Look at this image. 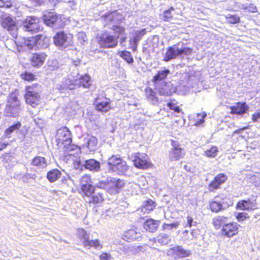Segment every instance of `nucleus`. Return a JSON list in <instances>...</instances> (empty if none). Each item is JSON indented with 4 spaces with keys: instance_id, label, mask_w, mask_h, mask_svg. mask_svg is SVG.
Wrapping results in <instances>:
<instances>
[{
    "instance_id": "24",
    "label": "nucleus",
    "mask_w": 260,
    "mask_h": 260,
    "mask_svg": "<svg viewBox=\"0 0 260 260\" xmlns=\"http://www.w3.org/2000/svg\"><path fill=\"white\" fill-rule=\"evenodd\" d=\"M46 56V54L44 53L32 54L31 57V64L34 67H37L42 66L43 64Z\"/></svg>"
},
{
    "instance_id": "18",
    "label": "nucleus",
    "mask_w": 260,
    "mask_h": 260,
    "mask_svg": "<svg viewBox=\"0 0 260 260\" xmlns=\"http://www.w3.org/2000/svg\"><path fill=\"white\" fill-rule=\"evenodd\" d=\"M237 209L240 210H253L257 208L255 200L249 199L247 200H242L238 202Z\"/></svg>"
},
{
    "instance_id": "36",
    "label": "nucleus",
    "mask_w": 260,
    "mask_h": 260,
    "mask_svg": "<svg viewBox=\"0 0 260 260\" xmlns=\"http://www.w3.org/2000/svg\"><path fill=\"white\" fill-rule=\"evenodd\" d=\"M98 110L102 112H107L111 109L110 102L108 101L99 102L98 99L95 101Z\"/></svg>"
},
{
    "instance_id": "3",
    "label": "nucleus",
    "mask_w": 260,
    "mask_h": 260,
    "mask_svg": "<svg viewBox=\"0 0 260 260\" xmlns=\"http://www.w3.org/2000/svg\"><path fill=\"white\" fill-rule=\"evenodd\" d=\"M20 101L16 93H12L8 97L7 104L5 108V113L8 116L16 117L21 112Z\"/></svg>"
},
{
    "instance_id": "60",
    "label": "nucleus",
    "mask_w": 260,
    "mask_h": 260,
    "mask_svg": "<svg viewBox=\"0 0 260 260\" xmlns=\"http://www.w3.org/2000/svg\"><path fill=\"white\" fill-rule=\"evenodd\" d=\"M10 5L9 0H0V7H8Z\"/></svg>"
},
{
    "instance_id": "39",
    "label": "nucleus",
    "mask_w": 260,
    "mask_h": 260,
    "mask_svg": "<svg viewBox=\"0 0 260 260\" xmlns=\"http://www.w3.org/2000/svg\"><path fill=\"white\" fill-rule=\"evenodd\" d=\"M115 169L113 171L114 173L118 175H124L128 171L129 167L127 165L126 161L122 160Z\"/></svg>"
},
{
    "instance_id": "1",
    "label": "nucleus",
    "mask_w": 260,
    "mask_h": 260,
    "mask_svg": "<svg viewBox=\"0 0 260 260\" xmlns=\"http://www.w3.org/2000/svg\"><path fill=\"white\" fill-rule=\"evenodd\" d=\"M192 49L189 47H186L182 43H178L172 46L168 47L166 52L164 54V60L169 61L177 57H183L191 54Z\"/></svg>"
},
{
    "instance_id": "13",
    "label": "nucleus",
    "mask_w": 260,
    "mask_h": 260,
    "mask_svg": "<svg viewBox=\"0 0 260 260\" xmlns=\"http://www.w3.org/2000/svg\"><path fill=\"white\" fill-rule=\"evenodd\" d=\"M78 236L80 239H84L83 241V245L86 247L90 248L91 247H94L96 249L102 248V245L98 240H90L89 239V235L83 229H79L77 232Z\"/></svg>"
},
{
    "instance_id": "16",
    "label": "nucleus",
    "mask_w": 260,
    "mask_h": 260,
    "mask_svg": "<svg viewBox=\"0 0 260 260\" xmlns=\"http://www.w3.org/2000/svg\"><path fill=\"white\" fill-rule=\"evenodd\" d=\"M167 254L168 255L183 258L189 256L191 254V252L190 250L184 249L181 246H176L169 249Z\"/></svg>"
},
{
    "instance_id": "15",
    "label": "nucleus",
    "mask_w": 260,
    "mask_h": 260,
    "mask_svg": "<svg viewBox=\"0 0 260 260\" xmlns=\"http://www.w3.org/2000/svg\"><path fill=\"white\" fill-rule=\"evenodd\" d=\"M136 167L141 169H146L150 166V162L148 161V157L146 153H137L135 155V158L133 160Z\"/></svg>"
},
{
    "instance_id": "62",
    "label": "nucleus",
    "mask_w": 260,
    "mask_h": 260,
    "mask_svg": "<svg viewBox=\"0 0 260 260\" xmlns=\"http://www.w3.org/2000/svg\"><path fill=\"white\" fill-rule=\"evenodd\" d=\"M245 6L246 5L245 4H242L238 2L235 3V7L236 8L245 10Z\"/></svg>"
},
{
    "instance_id": "22",
    "label": "nucleus",
    "mask_w": 260,
    "mask_h": 260,
    "mask_svg": "<svg viewBox=\"0 0 260 260\" xmlns=\"http://www.w3.org/2000/svg\"><path fill=\"white\" fill-rule=\"evenodd\" d=\"M170 74V71L165 68H164L163 70L158 71L157 74L153 77V82L154 84H157V82H159L160 83L165 82V79Z\"/></svg>"
},
{
    "instance_id": "26",
    "label": "nucleus",
    "mask_w": 260,
    "mask_h": 260,
    "mask_svg": "<svg viewBox=\"0 0 260 260\" xmlns=\"http://www.w3.org/2000/svg\"><path fill=\"white\" fill-rule=\"evenodd\" d=\"M122 160L120 157L115 155H113L109 157L107 160V163L109 171L113 172L115 169V168H116Z\"/></svg>"
},
{
    "instance_id": "33",
    "label": "nucleus",
    "mask_w": 260,
    "mask_h": 260,
    "mask_svg": "<svg viewBox=\"0 0 260 260\" xmlns=\"http://www.w3.org/2000/svg\"><path fill=\"white\" fill-rule=\"evenodd\" d=\"M31 165L36 167L38 169H43L46 168L47 162L44 157L36 156L32 159Z\"/></svg>"
},
{
    "instance_id": "38",
    "label": "nucleus",
    "mask_w": 260,
    "mask_h": 260,
    "mask_svg": "<svg viewBox=\"0 0 260 260\" xmlns=\"http://www.w3.org/2000/svg\"><path fill=\"white\" fill-rule=\"evenodd\" d=\"M81 190L85 196V199L90 197L95 191L94 187L89 183H85L81 186Z\"/></svg>"
},
{
    "instance_id": "52",
    "label": "nucleus",
    "mask_w": 260,
    "mask_h": 260,
    "mask_svg": "<svg viewBox=\"0 0 260 260\" xmlns=\"http://www.w3.org/2000/svg\"><path fill=\"white\" fill-rule=\"evenodd\" d=\"M21 76L23 79L27 81L33 80L35 78V76L34 75V74L27 72H26L24 74H22Z\"/></svg>"
},
{
    "instance_id": "42",
    "label": "nucleus",
    "mask_w": 260,
    "mask_h": 260,
    "mask_svg": "<svg viewBox=\"0 0 260 260\" xmlns=\"http://www.w3.org/2000/svg\"><path fill=\"white\" fill-rule=\"evenodd\" d=\"M218 152V149L216 146H212L205 151V155L208 157H215Z\"/></svg>"
},
{
    "instance_id": "31",
    "label": "nucleus",
    "mask_w": 260,
    "mask_h": 260,
    "mask_svg": "<svg viewBox=\"0 0 260 260\" xmlns=\"http://www.w3.org/2000/svg\"><path fill=\"white\" fill-rule=\"evenodd\" d=\"M145 95L147 99L151 104L154 105L158 104L159 100L155 91L151 88L148 87L145 89Z\"/></svg>"
},
{
    "instance_id": "45",
    "label": "nucleus",
    "mask_w": 260,
    "mask_h": 260,
    "mask_svg": "<svg viewBox=\"0 0 260 260\" xmlns=\"http://www.w3.org/2000/svg\"><path fill=\"white\" fill-rule=\"evenodd\" d=\"M106 191L111 194H115L119 193V191L116 189L114 183L110 180L107 185Z\"/></svg>"
},
{
    "instance_id": "11",
    "label": "nucleus",
    "mask_w": 260,
    "mask_h": 260,
    "mask_svg": "<svg viewBox=\"0 0 260 260\" xmlns=\"http://www.w3.org/2000/svg\"><path fill=\"white\" fill-rule=\"evenodd\" d=\"M2 25L3 28L7 29L12 35L16 38L18 35V27L15 20L10 16L3 17L2 19Z\"/></svg>"
},
{
    "instance_id": "2",
    "label": "nucleus",
    "mask_w": 260,
    "mask_h": 260,
    "mask_svg": "<svg viewBox=\"0 0 260 260\" xmlns=\"http://www.w3.org/2000/svg\"><path fill=\"white\" fill-rule=\"evenodd\" d=\"M115 30L119 34L112 35L110 32H104L98 37V41L101 47L105 48H113L117 46L119 35L123 33L124 28L121 26H116Z\"/></svg>"
},
{
    "instance_id": "32",
    "label": "nucleus",
    "mask_w": 260,
    "mask_h": 260,
    "mask_svg": "<svg viewBox=\"0 0 260 260\" xmlns=\"http://www.w3.org/2000/svg\"><path fill=\"white\" fill-rule=\"evenodd\" d=\"M85 140L86 143L85 145L90 151L93 152L97 149L98 140L95 137L88 136V137L85 138Z\"/></svg>"
},
{
    "instance_id": "7",
    "label": "nucleus",
    "mask_w": 260,
    "mask_h": 260,
    "mask_svg": "<svg viewBox=\"0 0 260 260\" xmlns=\"http://www.w3.org/2000/svg\"><path fill=\"white\" fill-rule=\"evenodd\" d=\"M75 163L81 169L84 167L93 172H99L101 170L100 162L94 159L84 160L79 158L75 161Z\"/></svg>"
},
{
    "instance_id": "41",
    "label": "nucleus",
    "mask_w": 260,
    "mask_h": 260,
    "mask_svg": "<svg viewBox=\"0 0 260 260\" xmlns=\"http://www.w3.org/2000/svg\"><path fill=\"white\" fill-rule=\"evenodd\" d=\"M21 126V123L20 122H17L9 127L7 128L5 132V135L7 137H9L10 135L14 132L17 131L20 129Z\"/></svg>"
},
{
    "instance_id": "61",
    "label": "nucleus",
    "mask_w": 260,
    "mask_h": 260,
    "mask_svg": "<svg viewBox=\"0 0 260 260\" xmlns=\"http://www.w3.org/2000/svg\"><path fill=\"white\" fill-rule=\"evenodd\" d=\"M206 114L204 113L203 114H198V119L199 121L197 122L199 124H201L204 122V118L206 116Z\"/></svg>"
},
{
    "instance_id": "55",
    "label": "nucleus",
    "mask_w": 260,
    "mask_h": 260,
    "mask_svg": "<svg viewBox=\"0 0 260 260\" xmlns=\"http://www.w3.org/2000/svg\"><path fill=\"white\" fill-rule=\"evenodd\" d=\"M168 107L172 110H174L175 112L179 113L181 110L180 108L178 106H176V105L172 103H169L167 104Z\"/></svg>"
},
{
    "instance_id": "14",
    "label": "nucleus",
    "mask_w": 260,
    "mask_h": 260,
    "mask_svg": "<svg viewBox=\"0 0 260 260\" xmlns=\"http://www.w3.org/2000/svg\"><path fill=\"white\" fill-rule=\"evenodd\" d=\"M39 22V19L36 17H29L26 18L23 23L24 30L31 33L38 32L40 28Z\"/></svg>"
},
{
    "instance_id": "37",
    "label": "nucleus",
    "mask_w": 260,
    "mask_h": 260,
    "mask_svg": "<svg viewBox=\"0 0 260 260\" xmlns=\"http://www.w3.org/2000/svg\"><path fill=\"white\" fill-rule=\"evenodd\" d=\"M227 217L222 216H218L212 219V224L214 227L218 229L221 226H223L227 224Z\"/></svg>"
},
{
    "instance_id": "29",
    "label": "nucleus",
    "mask_w": 260,
    "mask_h": 260,
    "mask_svg": "<svg viewBox=\"0 0 260 260\" xmlns=\"http://www.w3.org/2000/svg\"><path fill=\"white\" fill-rule=\"evenodd\" d=\"M228 177L224 174L217 175L210 184V186L213 189H217L220 185L223 184L227 180Z\"/></svg>"
},
{
    "instance_id": "57",
    "label": "nucleus",
    "mask_w": 260,
    "mask_h": 260,
    "mask_svg": "<svg viewBox=\"0 0 260 260\" xmlns=\"http://www.w3.org/2000/svg\"><path fill=\"white\" fill-rule=\"evenodd\" d=\"M197 222L193 221V219L190 216H187V226L191 228L193 225H196Z\"/></svg>"
},
{
    "instance_id": "4",
    "label": "nucleus",
    "mask_w": 260,
    "mask_h": 260,
    "mask_svg": "<svg viewBox=\"0 0 260 260\" xmlns=\"http://www.w3.org/2000/svg\"><path fill=\"white\" fill-rule=\"evenodd\" d=\"M49 39L43 35H38L35 37L24 39L23 45L29 49H36V48H45L48 47Z\"/></svg>"
},
{
    "instance_id": "46",
    "label": "nucleus",
    "mask_w": 260,
    "mask_h": 260,
    "mask_svg": "<svg viewBox=\"0 0 260 260\" xmlns=\"http://www.w3.org/2000/svg\"><path fill=\"white\" fill-rule=\"evenodd\" d=\"M18 45L17 43L12 39H7L5 42V46L9 50H14Z\"/></svg>"
},
{
    "instance_id": "34",
    "label": "nucleus",
    "mask_w": 260,
    "mask_h": 260,
    "mask_svg": "<svg viewBox=\"0 0 260 260\" xmlns=\"http://www.w3.org/2000/svg\"><path fill=\"white\" fill-rule=\"evenodd\" d=\"M152 241L155 242H157L161 245H165L171 241V238L169 235L160 233L156 238H153Z\"/></svg>"
},
{
    "instance_id": "50",
    "label": "nucleus",
    "mask_w": 260,
    "mask_h": 260,
    "mask_svg": "<svg viewBox=\"0 0 260 260\" xmlns=\"http://www.w3.org/2000/svg\"><path fill=\"white\" fill-rule=\"evenodd\" d=\"M179 225V223L178 222H174L171 224L164 223L162 228L163 230H171L174 229H177Z\"/></svg>"
},
{
    "instance_id": "20",
    "label": "nucleus",
    "mask_w": 260,
    "mask_h": 260,
    "mask_svg": "<svg viewBox=\"0 0 260 260\" xmlns=\"http://www.w3.org/2000/svg\"><path fill=\"white\" fill-rule=\"evenodd\" d=\"M146 33V31L145 29L136 30L134 32V36L133 38H131L129 40V45L133 51H136L138 43Z\"/></svg>"
},
{
    "instance_id": "30",
    "label": "nucleus",
    "mask_w": 260,
    "mask_h": 260,
    "mask_svg": "<svg viewBox=\"0 0 260 260\" xmlns=\"http://www.w3.org/2000/svg\"><path fill=\"white\" fill-rule=\"evenodd\" d=\"M160 222L159 220H155L152 219H148L144 223V228L150 232H155Z\"/></svg>"
},
{
    "instance_id": "9",
    "label": "nucleus",
    "mask_w": 260,
    "mask_h": 260,
    "mask_svg": "<svg viewBox=\"0 0 260 260\" xmlns=\"http://www.w3.org/2000/svg\"><path fill=\"white\" fill-rule=\"evenodd\" d=\"M56 140L58 145L63 144L64 146L70 145L72 142L71 133L67 127H62L57 129Z\"/></svg>"
},
{
    "instance_id": "64",
    "label": "nucleus",
    "mask_w": 260,
    "mask_h": 260,
    "mask_svg": "<svg viewBox=\"0 0 260 260\" xmlns=\"http://www.w3.org/2000/svg\"><path fill=\"white\" fill-rule=\"evenodd\" d=\"M85 38H86V35L85 34H84V33H79V34L78 39H79V40L80 41V42H82V41L85 42Z\"/></svg>"
},
{
    "instance_id": "25",
    "label": "nucleus",
    "mask_w": 260,
    "mask_h": 260,
    "mask_svg": "<svg viewBox=\"0 0 260 260\" xmlns=\"http://www.w3.org/2000/svg\"><path fill=\"white\" fill-rule=\"evenodd\" d=\"M249 107L245 103H238L236 105L231 107V113L243 115L248 110Z\"/></svg>"
},
{
    "instance_id": "47",
    "label": "nucleus",
    "mask_w": 260,
    "mask_h": 260,
    "mask_svg": "<svg viewBox=\"0 0 260 260\" xmlns=\"http://www.w3.org/2000/svg\"><path fill=\"white\" fill-rule=\"evenodd\" d=\"M228 22L232 24H236L240 21V17L236 15L229 14L226 16Z\"/></svg>"
},
{
    "instance_id": "8",
    "label": "nucleus",
    "mask_w": 260,
    "mask_h": 260,
    "mask_svg": "<svg viewBox=\"0 0 260 260\" xmlns=\"http://www.w3.org/2000/svg\"><path fill=\"white\" fill-rule=\"evenodd\" d=\"M43 18L47 25L54 29L62 27L63 25L61 17L53 12L46 13L43 15Z\"/></svg>"
},
{
    "instance_id": "49",
    "label": "nucleus",
    "mask_w": 260,
    "mask_h": 260,
    "mask_svg": "<svg viewBox=\"0 0 260 260\" xmlns=\"http://www.w3.org/2000/svg\"><path fill=\"white\" fill-rule=\"evenodd\" d=\"M112 181L114 183V185L116 188V189L118 190V191L119 192V189L124 185V181L123 180L121 179H117L116 178H112L111 179Z\"/></svg>"
},
{
    "instance_id": "63",
    "label": "nucleus",
    "mask_w": 260,
    "mask_h": 260,
    "mask_svg": "<svg viewBox=\"0 0 260 260\" xmlns=\"http://www.w3.org/2000/svg\"><path fill=\"white\" fill-rule=\"evenodd\" d=\"M144 250V248L141 246H137L136 247H134L133 251L135 253H139L141 251H143Z\"/></svg>"
},
{
    "instance_id": "44",
    "label": "nucleus",
    "mask_w": 260,
    "mask_h": 260,
    "mask_svg": "<svg viewBox=\"0 0 260 260\" xmlns=\"http://www.w3.org/2000/svg\"><path fill=\"white\" fill-rule=\"evenodd\" d=\"M120 56L123 58L127 62L129 63H133L134 59L131 53L127 51H123L119 52Z\"/></svg>"
},
{
    "instance_id": "54",
    "label": "nucleus",
    "mask_w": 260,
    "mask_h": 260,
    "mask_svg": "<svg viewBox=\"0 0 260 260\" xmlns=\"http://www.w3.org/2000/svg\"><path fill=\"white\" fill-rule=\"evenodd\" d=\"M248 215L247 213L241 212L238 214L237 216V219L239 221H241L248 218Z\"/></svg>"
},
{
    "instance_id": "5",
    "label": "nucleus",
    "mask_w": 260,
    "mask_h": 260,
    "mask_svg": "<svg viewBox=\"0 0 260 260\" xmlns=\"http://www.w3.org/2000/svg\"><path fill=\"white\" fill-rule=\"evenodd\" d=\"M38 85H32L27 86L25 99L26 103L32 107H36L40 102L41 97L39 93V90L37 89Z\"/></svg>"
},
{
    "instance_id": "40",
    "label": "nucleus",
    "mask_w": 260,
    "mask_h": 260,
    "mask_svg": "<svg viewBox=\"0 0 260 260\" xmlns=\"http://www.w3.org/2000/svg\"><path fill=\"white\" fill-rule=\"evenodd\" d=\"M155 207V202L151 200H147L144 202L142 210L145 212H150Z\"/></svg>"
},
{
    "instance_id": "21",
    "label": "nucleus",
    "mask_w": 260,
    "mask_h": 260,
    "mask_svg": "<svg viewBox=\"0 0 260 260\" xmlns=\"http://www.w3.org/2000/svg\"><path fill=\"white\" fill-rule=\"evenodd\" d=\"M142 234L140 232H137L135 230H129L124 233L122 239L125 241L140 240L141 239Z\"/></svg>"
},
{
    "instance_id": "48",
    "label": "nucleus",
    "mask_w": 260,
    "mask_h": 260,
    "mask_svg": "<svg viewBox=\"0 0 260 260\" xmlns=\"http://www.w3.org/2000/svg\"><path fill=\"white\" fill-rule=\"evenodd\" d=\"M59 67V64L56 60H51L48 62V68L50 71H54L57 69Z\"/></svg>"
},
{
    "instance_id": "27",
    "label": "nucleus",
    "mask_w": 260,
    "mask_h": 260,
    "mask_svg": "<svg viewBox=\"0 0 260 260\" xmlns=\"http://www.w3.org/2000/svg\"><path fill=\"white\" fill-rule=\"evenodd\" d=\"M77 87L76 86V79H72L69 76L64 78L61 82L60 85V89L73 90Z\"/></svg>"
},
{
    "instance_id": "43",
    "label": "nucleus",
    "mask_w": 260,
    "mask_h": 260,
    "mask_svg": "<svg viewBox=\"0 0 260 260\" xmlns=\"http://www.w3.org/2000/svg\"><path fill=\"white\" fill-rule=\"evenodd\" d=\"M174 11V8L171 7L167 10L164 11L163 15H162L161 19L166 21H170L173 18V12Z\"/></svg>"
},
{
    "instance_id": "53",
    "label": "nucleus",
    "mask_w": 260,
    "mask_h": 260,
    "mask_svg": "<svg viewBox=\"0 0 260 260\" xmlns=\"http://www.w3.org/2000/svg\"><path fill=\"white\" fill-rule=\"evenodd\" d=\"M109 181L110 180L99 182L96 184L95 186L98 188H103L106 190L107 185Z\"/></svg>"
},
{
    "instance_id": "56",
    "label": "nucleus",
    "mask_w": 260,
    "mask_h": 260,
    "mask_svg": "<svg viewBox=\"0 0 260 260\" xmlns=\"http://www.w3.org/2000/svg\"><path fill=\"white\" fill-rule=\"evenodd\" d=\"M100 258L101 260H112V257L110 254L104 252L101 254Z\"/></svg>"
},
{
    "instance_id": "28",
    "label": "nucleus",
    "mask_w": 260,
    "mask_h": 260,
    "mask_svg": "<svg viewBox=\"0 0 260 260\" xmlns=\"http://www.w3.org/2000/svg\"><path fill=\"white\" fill-rule=\"evenodd\" d=\"M76 79V86L77 87L82 86L84 88H89L91 84L90 78L88 75L84 76H81L80 77L77 78Z\"/></svg>"
},
{
    "instance_id": "17",
    "label": "nucleus",
    "mask_w": 260,
    "mask_h": 260,
    "mask_svg": "<svg viewBox=\"0 0 260 260\" xmlns=\"http://www.w3.org/2000/svg\"><path fill=\"white\" fill-rule=\"evenodd\" d=\"M70 35H67L64 32L57 33L54 37V42L55 45L66 47L70 42Z\"/></svg>"
},
{
    "instance_id": "35",
    "label": "nucleus",
    "mask_w": 260,
    "mask_h": 260,
    "mask_svg": "<svg viewBox=\"0 0 260 260\" xmlns=\"http://www.w3.org/2000/svg\"><path fill=\"white\" fill-rule=\"evenodd\" d=\"M61 175V173L58 169H52L47 174V178L50 182H54L58 180Z\"/></svg>"
},
{
    "instance_id": "19",
    "label": "nucleus",
    "mask_w": 260,
    "mask_h": 260,
    "mask_svg": "<svg viewBox=\"0 0 260 260\" xmlns=\"http://www.w3.org/2000/svg\"><path fill=\"white\" fill-rule=\"evenodd\" d=\"M238 224L236 222L225 224L221 230V234L231 237L237 233Z\"/></svg>"
},
{
    "instance_id": "10",
    "label": "nucleus",
    "mask_w": 260,
    "mask_h": 260,
    "mask_svg": "<svg viewBox=\"0 0 260 260\" xmlns=\"http://www.w3.org/2000/svg\"><path fill=\"white\" fill-rule=\"evenodd\" d=\"M155 89L160 95L170 96L176 91V88L171 82H165L161 83L157 82L154 84Z\"/></svg>"
},
{
    "instance_id": "23",
    "label": "nucleus",
    "mask_w": 260,
    "mask_h": 260,
    "mask_svg": "<svg viewBox=\"0 0 260 260\" xmlns=\"http://www.w3.org/2000/svg\"><path fill=\"white\" fill-rule=\"evenodd\" d=\"M104 199V194L102 192L95 191L90 197L85 200L87 202L95 205L102 203Z\"/></svg>"
},
{
    "instance_id": "59",
    "label": "nucleus",
    "mask_w": 260,
    "mask_h": 260,
    "mask_svg": "<svg viewBox=\"0 0 260 260\" xmlns=\"http://www.w3.org/2000/svg\"><path fill=\"white\" fill-rule=\"evenodd\" d=\"M90 180L89 177L87 175L83 176L80 179L81 186L82 185H84L85 183H88V181Z\"/></svg>"
},
{
    "instance_id": "12",
    "label": "nucleus",
    "mask_w": 260,
    "mask_h": 260,
    "mask_svg": "<svg viewBox=\"0 0 260 260\" xmlns=\"http://www.w3.org/2000/svg\"><path fill=\"white\" fill-rule=\"evenodd\" d=\"M172 149L169 153V158L171 161H176L183 157L185 152L181 145L176 141H172Z\"/></svg>"
},
{
    "instance_id": "58",
    "label": "nucleus",
    "mask_w": 260,
    "mask_h": 260,
    "mask_svg": "<svg viewBox=\"0 0 260 260\" xmlns=\"http://www.w3.org/2000/svg\"><path fill=\"white\" fill-rule=\"evenodd\" d=\"M260 119V111H257L252 115V120L253 122H257Z\"/></svg>"
},
{
    "instance_id": "6",
    "label": "nucleus",
    "mask_w": 260,
    "mask_h": 260,
    "mask_svg": "<svg viewBox=\"0 0 260 260\" xmlns=\"http://www.w3.org/2000/svg\"><path fill=\"white\" fill-rule=\"evenodd\" d=\"M232 204V202L224 196H218L210 202V208L212 211L217 213L228 208Z\"/></svg>"
},
{
    "instance_id": "51",
    "label": "nucleus",
    "mask_w": 260,
    "mask_h": 260,
    "mask_svg": "<svg viewBox=\"0 0 260 260\" xmlns=\"http://www.w3.org/2000/svg\"><path fill=\"white\" fill-rule=\"evenodd\" d=\"M245 10L250 13H255L257 12V8L253 4H250L249 5L246 4Z\"/></svg>"
}]
</instances>
